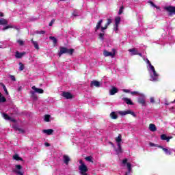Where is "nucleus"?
<instances>
[{
	"mask_svg": "<svg viewBox=\"0 0 175 175\" xmlns=\"http://www.w3.org/2000/svg\"><path fill=\"white\" fill-rule=\"evenodd\" d=\"M17 43H18L19 46H24V43H25V41L18 40Z\"/></svg>",
	"mask_w": 175,
	"mask_h": 175,
	"instance_id": "c9c22d12",
	"label": "nucleus"
},
{
	"mask_svg": "<svg viewBox=\"0 0 175 175\" xmlns=\"http://www.w3.org/2000/svg\"><path fill=\"white\" fill-rule=\"evenodd\" d=\"M79 163L81 165H79V169L80 170L81 174V175H88L87 174V172H88V167H87V165H85V164L84 163L83 160H80Z\"/></svg>",
	"mask_w": 175,
	"mask_h": 175,
	"instance_id": "f257e3e1",
	"label": "nucleus"
},
{
	"mask_svg": "<svg viewBox=\"0 0 175 175\" xmlns=\"http://www.w3.org/2000/svg\"><path fill=\"white\" fill-rule=\"evenodd\" d=\"M63 161L65 165H69V162H70V157L66 154H64L63 155Z\"/></svg>",
	"mask_w": 175,
	"mask_h": 175,
	"instance_id": "1a4fd4ad",
	"label": "nucleus"
},
{
	"mask_svg": "<svg viewBox=\"0 0 175 175\" xmlns=\"http://www.w3.org/2000/svg\"><path fill=\"white\" fill-rule=\"evenodd\" d=\"M123 92H126V94H128V93L131 92V90H129L128 89H124Z\"/></svg>",
	"mask_w": 175,
	"mask_h": 175,
	"instance_id": "864d4df0",
	"label": "nucleus"
},
{
	"mask_svg": "<svg viewBox=\"0 0 175 175\" xmlns=\"http://www.w3.org/2000/svg\"><path fill=\"white\" fill-rule=\"evenodd\" d=\"M13 159H15V161H23V158L20 157L18 154L14 155Z\"/></svg>",
	"mask_w": 175,
	"mask_h": 175,
	"instance_id": "c85d7f7f",
	"label": "nucleus"
},
{
	"mask_svg": "<svg viewBox=\"0 0 175 175\" xmlns=\"http://www.w3.org/2000/svg\"><path fill=\"white\" fill-rule=\"evenodd\" d=\"M118 148H120V150H121V144L120 143L118 144Z\"/></svg>",
	"mask_w": 175,
	"mask_h": 175,
	"instance_id": "e2e57ef3",
	"label": "nucleus"
},
{
	"mask_svg": "<svg viewBox=\"0 0 175 175\" xmlns=\"http://www.w3.org/2000/svg\"><path fill=\"white\" fill-rule=\"evenodd\" d=\"M114 31L116 32H117V31H118V25H116V27H114Z\"/></svg>",
	"mask_w": 175,
	"mask_h": 175,
	"instance_id": "13d9d810",
	"label": "nucleus"
},
{
	"mask_svg": "<svg viewBox=\"0 0 175 175\" xmlns=\"http://www.w3.org/2000/svg\"><path fill=\"white\" fill-rule=\"evenodd\" d=\"M31 43L33 44L36 50H39V44H38V42L33 41V39H31Z\"/></svg>",
	"mask_w": 175,
	"mask_h": 175,
	"instance_id": "b1692460",
	"label": "nucleus"
},
{
	"mask_svg": "<svg viewBox=\"0 0 175 175\" xmlns=\"http://www.w3.org/2000/svg\"><path fill=\"white\" fill-rule=\"evenodd\" d=\"M111 23H113V20H111V18H107L105 26L109 27V25H110V24H111Z\"/></svg>",
	"mask_w": 175,
	"mask_h": 175,
	"instance_id": "2f4dec72",
	"label": "nucleus"
},
{
	"mask_svg": "<svg viewBox=\"0 0 175 175\" xmlns=\"http://www.w3.org/2000/svg\"><path fill=\"white\" fill-rule=\"evenodd\" d=\"M36 33H38V35H44V33H46V31H37Z\"/></svg>",
	"mask_w": 175,
	"mask_h": 175,
	"instance_id": "58836bf2",
	"label": "nucleus"
},
{
	"mask_svg": "<svg viewBox=\"0 0 175 175\" xmlns=\"http://www.w3.org/2000/svg\"><path fill=\"white\" fill-rule=\"evenodd\" d=\"M93 85H94V87H100V83L98 81H93L91 82L90 86L92 87Z\"/></svg>",
	"mask_w": 175,
	"mask_h": 175,
	"instance_id": "6ab92c4d",
	"label": "nucleus"
},
{
	"mask_svg": "<svg viewBox=\"0 0 175 175\" xmlns=\"http://www.w3.org/2000/svg\"><path fill=\"white\" fill-rule=\"evenodd\" d=\"M14 129H15V131H18V132H19V133H24L25 132L24 131V129H20L18 127H15Z\"/></svg>",
	"mask_w": 175,
	"mask_h": 175,
	"instance_id": "7c9ffc66",
	"label": "nucleus"
},
{
	"mask_svg": "<svg viewBox=\"0 0 175 175\" xmlns=\"http://www.w3.org/2000/svg\"><path fill=\"white\" fill-rule=\"evenodd\" d=\"M10 79L12 80V81H16V77L14 75H10Z\"/></svg>",
	"mask_w": 175,
	"mask_h": 175,
	"instance_id": "8fccbe9b",
	"label": "nucleus"
},
{
	"mask_svg": "<svg viewBox=\"0 0 175 175\" xmlns=\"http://www.w3.org/2000/svg\"><path fill=\"white\" fill-rule=\"evenodd\" d=\"M54 23H55V20L53 19L50 23H49V27H52L53 24H54Z\"/></svg>",
	"mask_w": 175,
	"mask_h": 175,
	"instance_id": "49530a36",
	"label": "nucleus"
},
{
	"mask_svg": "<svg viewBox=\"0 0 175 175\" xmlns=\"http://www.w3.org/2000/svg\"><path fill=\"white\" fill-rule=\"evenodd\" d=\"M16 173V174H18V175H24V173H23L21 171H20V170H15L14 171Z\"/></svg>",
	"mask_w": 175,
	"mask_h": 175,
	"instance_id": "37998d69",
	"label": "nucleus"
},
{
	"mask_svg": "<svg viewBox=\"0 0 175 175\" xmlns=\"http://www.w3.org/2000/svg\"><path fill=\"white\" fill-rule=\"evenodd\" d=\"M19 66H20V67H19V70H21V71H23V70L24 69V64H23V63H21V62H19Z\"/></svg>",
	"mask_w": 175,
	"mask_h": 175,
	"instance_id": "ea45409f",
	"label": "nucleus"
},
{
	"mask_svg": "<svg viewBox=\"0 0 175 175\" xmlns=\"http://www.w3.org/2000/svg\"><path fill=\"white\" fill-rule=\"evenodd\" d=\"M123 12H124V7L123 5H122L119 10L118 14L121 15L122 14Z\"/></svg>",
	"mask_w": 175,
	"mask_h": 175,
	"instance_id": "4c0bfd02",
	"label": "nucleus"
},
{
	"mask_svg": "<svg viewBox=\"0 0 175 175\" xmlns=\"http://www.w3.org/2000/svg\"><path fill=\"white\" fill-rule=\"evenodd\" d=\"M135 54H137V55H139V57H143V55L141 53L137 52V53Z\"/></svg>",
	"mask_w": 175,
	"mask_h": 175,
	"instance_id": "680f3d73",
	"label": "nucleus"
},
{
	"mask_svg": "<svg viewBox=\"0 0 175 175\" xmlns=\"http://www.w3.org/2000/svg\"><path fill=\"white\" fill-rule=\"evenodd\" d=\"M149 3L151 5V6H152L153 8H155L156 9H159V7L157 6V5H155V3H154V2L152 1H150Z\"/></svg>",
	"mask_w": 175,
	"mask_h": 175,
	"instance_id": "e433bc0d",
	"label": "nucleus"
},
{
	"mask_svg": "<svg viewBox=\"0 0 175 175\" xmlns=\"http://www.w3.org/2000/svg\"><path fill=\"white\" fill-rule=\"evenodd\" d=\"M49 39L53 40V44H57V43H58V40H57V38H55L54 36H50Z\"/></svg>",
	"mask_w": 175,
	"mask_h": 175,
	"instance_id": "bb28decb",
	"label": "nucleus"
},
{
	"mask_svg": "<svg viewBox=\"0 0 175 175\" xmlns=\"http://www.w3.org/2000/svg\"><path fill=\"white\" fill-rule=\"evenodd\" d=\"M102 23H103V19H100L98 21L96 26L95 27V32H97L98 30L100 29V27H102Z\"/></svg>",
	"mask_w": 175,
	"mask_h": 175,
	"instance_id": "9b49d317",
	"label": "nucleus"
},
{
	"mask_svg": "<svg viewBox=\"0 0 175 175\" xmlns=\"http://www.w3.org/2000/svg\"><path fill=\"white\" fill-rule=\"evenodd\" d=\"M62 96H63L66 99H72V98H73V95H72L70 92H63Z\"/></svg>",
	"mask_w": 175,
	"mask_h": 175,
	"instance_id": "423d86ee",
	"label": "nucleus"
},
{
	"mask_svg": "<svg viewBox=\"0 0 175 175\" xmlns=\"http://www.w3.org/2000/svg\"><path fill=\"white\" fill-rule=\"evenodd\" d=\"M149 68L152 70V72L155 70V68H154V66H152V64H150V66H149Z\"/></svg>",
	"mask_w": 175,
	"mask_h": 175,
	"instance_id": "de8ad7c7",
	"label": "nucleus"
},
{
	"mask_svg": "<svg viewBox=\"0 0 175 175\" xmlns=\"http://www.w3.org/2000/svg\"><path fill=\"white\" fill-rule=\"evenodd\" d=\"M100 28L101 32H103V33H105V29H107V27L105 26V25L104 27H100Z\"/></svg>",
	"mask_w": 175,
	"mask_h": 175,
	"instance_id": "79ce46f5",
	"label": "nucleus"
},
{
	"mask_svg": "<svg viewBox=\"0 0 175 175\" xmlns=\"http://www.w3.org/2000/svg\"><path fill=\"white\" fill-rule=\"evenodd\" d=\"M116 140L117 143H121V142H122L121 135H119L118 137H116Z\"/></svg>",
	"mask_w": 175,
	"mask_h": 175,
	"instance_id": "f704fd0d",
	"label": "nucleus"
},
{
	"mask_svg": "<svg viewBox=\"0 0 175 175\" xmlns=\"http://www.w3.org/2000/svg\"><path fill=\"white\" fill-rule=\"evenodd\" d=\"M0 17H3V13L0 12Z\"/></svg>",
	"mask_w": 175,
	"mask_h": 175,
	"instance_id": "69168bd1",
	"label": "nucleus"
},
{
	"mask_svg": "<svg viewBox=\"0 0 175 175\" xmlns=\"http://www.w3.org/2000/svg\"><path fill=\"white\" fill-rule=\"evenodd\" d=\"M31 88L38 94H43V92H44V90L41 88H38L36 86H32Z\"/></svg>",
	"mask_w": 175,
	"mask_h": 175,
	"instance_id": "ddd939ff",
	"label": "nucleus"
},
{
	"mask_svg": "<svg viewBox=\"0 0 175 175\" xmlns=\"http://www.w3.org/2000/svg\"><path fill=\"white\" fill-rule=\"evenodd\" d=\"M10 121H11V122H16V119H13L12 118H11V119H10Z\"/></svg>",
	"mask_w": 175,
	"mask_h": 175,
	"instance_id": "bf43d9fd",
	"label": "nucleus"
},
{
	"mask_svg": "<svg viewBox=\"0 0 175 175\" xmlns=\"http://www.w3.org/2000/svg\"><path fill=\"white\" fill-rule=\"evenodd\" d=\"M164 9L169 13V16H172L173 13H175V7L172 5L165 7Z\"/></svg>",
	"mask_w": 175,
	"mask_h": 175,
	"instance_id": "20e7f679",
	"label": "nucleus"
},
{
	"mask_svg": "<svg viewBox=\"0 0 175 175\" xmlns=\"http://www.w3.org/2000/svg\"><path fill=\"white\" fill-rule=\"evenodd\" d=\"M44 145L46 147H50V146H51L49 142H45Z\"/></svg>",
	"mask_w": 175,
	"mask_h": 175,
	"instance_id": "4d7b16f0",
	"label": "nucleus"
},
{
	"mask_svg": "<svg viewBox=\"0 0 175 175\" xmlns=\"http://www.w3.org/2000/svg\"><path fill=\"white\" fill-rule=\"evenodd\" d=\"M116 151V152H118V154H121V152H122V148H120H120H118V149Z\"/></svg>",
	"mask_w": 175,
	"mask_h": 175,
	"instance_id": "a18cd8bd",
	"label": "nucleus"
},
{
	"mask_svg": "<svg viewBox=\"0 0 175 175\" xmlns=\"http://www.w3.org/2000/svg\"><path fill=\"white\" fill-rule=\"evenodd\" d=\"M109 117L111 118V120H117V118H118V115H117L116 112L112 111L110 113Z\"/></svg>",
	"mask_w": 175,
	"mask_h": 175,
	"instance_id": "a211bd4d",
	"label": "nucleus"
},
{
	"mask_svg": "<svg viewBox=\"0 0 175 175\" xmlns=\"http://www.w3.org/2000/svg\"><path fill=\"white\" fill-rule=\"evenodd\" d=\"M51 116L50 115H45L44 116V120L46 122H50V118Z\"/></svg>",
	"mask_w": 175,
	"mask_h": 175,
	"instance_id": "c756f323",
	"label": "nucleus"
},
{
	"mask_svg": "<svg viewBox=\"0 0 175 175\" xmlns=\"http://www.w3.org/2000/svg\"><path fill=\"white\" fill-rule=\"evenodd\" d=\"M118 92V88L112 87L111 90H109L110 95H116Z\"/></svg>",
	"mask_w": 175,
	"mask_h": 175,
	"instance_id": "4468645a",
	"label": "nucleus"
},
{
	"mask_svg": "<svg viewBox=\"0 0 175 175\" xmlns=\"http://www.w3.org/2000/svg\"><path fill=\"white\" fill-rule=\"evenodd\" d=\"M85 161H88V162H94L93 161H92V156H88V157H86L85 158Z\"/></svg>",
	"mask_w": 175,
	"mask_h": 175,
	"instance_id": "72a5a7b5",
	"label": "nucleus"
},
{
	"mask_svg": "<svg viewBox=\"0 0 175 175\" xmlns=\"http://www.w3.org/2000/svg\"><path fill=\"white\" fill-rule=\"evenodd\" d=\"M161 140H165L167 143H169L170 142V139H172V137H167L166 134H163L161 135Z\"/></svg>",
	"mask_w": 175,
	"mask_h": 175,
	"instance_id": "f8f14e48",
	"label": "nucleus"
},
{
	"mask_svg": "<svg viewBox=\"0 0 175 175\" xmlns=\"http://www.w3.org/2000/svg\"><path fill=\"white\" fill-rule=\"evenodd\" d=\"M159 148H162L163 151L166 154V155H172V151L166 148H163L162 146H159Z\"/></svg>",
	"mask_w": 175,
	"mask_h": 175,
	"instance_id": "9d476101",
	"label": "nucleus"
},
{
	"mask_svg": "<svg viewBox=\"0 0 175 175\" xmlns=\"http://www.w3.org/2000/svg\"><path fill=\"white\" fill-rule=\"evenodd\" d=\"M3 116L5 120H8L9 121L10 120H11L10 116H9V115H8L7 113H3Z\"/></svg>",
	"mask_w": 175,
	"mask_h": 175,
	"instance_id": "473e14b6",
	"label": "nucleus"
},
{
	"mask_svg": "<svg viewBox=\"0 0 175 175\" xmlns=\"http://www.w3.org/2000/svg\"><path fill=\"white\" fill-rule=\"evenodd\" d=\"M131 95H139L138 92H131Z\"/></svg>",
	"mask_w": 175,
	"mask_h": 175,
	"instance_id": "3c124183",
	"label": "nucleus"
},
{
	"mask_svg": "<svg viewBox=\"0 0 175 175\" xmlns=\"http://www.w3.org/2000/svg\"><path fill=\"white\" fill-rule=\"evenodd\" d=\"M137 102L139 105H142V106H147V104H146V96H144V94H141L139 97H138Z\"/></svg>",
	"mask_w": 175,
	"mask_h": 175,
	"instance_id": "f03ea898",
	"label": "nucleus"
},
{
	"mask_svg": "<svg viewBox=\"0 0 175 175\" xmlns=\"http://www.w3.org/2000/svg\"><path fill=\"white\" fill-rule=\"evenodd\" d=\"M129 53H131V55H137L138 51L136 49V48H133V49H129Z\"/></svg>",
	"mask_w": 175,
	"mask_h": 175,
	"instance_id": "f3484780",
	"label": "nucleus"
},
{
	"mask_svg": "<svg viewBox=\"0 0 175 175\" xmlns=\"http://www.w3.org/2000/svg\"><path fill=\"white\" fill-rule=\"evenodd\" d=\"M120 116H126V114H131L133 117H136V113L132 111L131 110H126L124 111H119L118 112Z\"/></svg>",
	"mask_w": 175,
	"mask_h": 175,
	"instance_id": "39448f33",
	"label": "nucleus"
},
{
	"mask_svg": "<svg viewBox=\"0 0 175 175\" xmlns=\"http://www.w3.org/2000/svg\"><path fill=\"white\" fill-rule=\"evenodd\" d=\"M18 91H21V87H19V88H18Z\"/></svg>",
	"mask_w": 175,
	"mask_h": 175,
	"instance_id": "774afa93",
	"label": "nucleus"
},
{
	"mask_svg": "<svg viewBox=\"0 0 175 175\" xmlns=\"http://www.w3.org/2000/svg\"><path fill=\"white\" fill-rule=\"evenodd\" d=\"M25 54H27V52H18V51H16V53H15V57L17 58V59H20V58H23V57H24V55H25Z\"/></svg>",
	"mask_w": 175,
	"mask_h": 175,
	"instance_id": "6e6552de",
	"label": "nucleus"
},
{
	"mask_svg": "<svg viewBox=\"0 0 175 175\" xmlns=\"http://www.w3.org/2000/svg\"><path fill=\"white\" fill-rule=\"evenodd\" d=\"M9 28H12V26H5L3 28V31H6V29H9Z\"/></svg>",
	"mask_w": 175,
	"mask_h": 175,
	"instance_id": "09e8293b",
	"label": "nucleus"
},
{
	"mask_svg": "<svg viewBox=\"0 0 175 175\" xmlns=\"http://www.w3.org/2000/svg\"><path fill=\"white\" fill-rule=\"evenodd\" d=\"M5 92L6 94V95H9V92H8V90H6Z\"/></svg>",
	"mask_w": 175,
	"mask_h": 175,
	"instance_id": "338daca9",
	"label": "nucleus"
},
{
	"mask_svg": "<svg viewBox=\"0 0 175 175\" xmlns=\"http://www.w3.org/2000/svg\"><path fill=\"white\" fill-rule=\"evenodd\" d=\"M122 100H124L125 103H126V105H131V106H133V102H132V100L126 97H123Z\"/></svg>",
	"mask_w": 175,
	"mask_h": 175,
	"instance_id": "dca6fc26",
	"label": "nucleus"
},
{
	"mask_svg": "<svg viewBox=\"0 0 175 175\" xmlns=\"http://www.w3.org/2000/svg\"><path fill=\"white\" fill-rule=\"evenodd\" d=\"M146 64H148V65L151 66V62H150V60H148V59H146Z\"/></svg>",
	"mask_w": 175,
	"mask_h": 175,
	"instance_id": "6e6d98bb",
	"label": "nucleus"
},
{
	"mask_svg": "<svg viewBox=\"0 0 175 175\" xmlns=\"http://www.w3.org/2000/svg\"><path fill=\"white\" fill-rule=\"evenodd\" d=\"M62 54H66V47L60 46L59 52L58 53V56L59 57V58H61Z\"/></svg>",
	"mask_w": 175,
	"mask_h": 175,
	"instance_id": "0eeeda50",
	"label": "nucleus"
},
{
	"mask_svg": "<svg viewBox=\"0 0 175 175\" xmlns=\"http://www.w3.org/2000/svg\"><path fill=\"white\" fill-rule=\"evenodd\" d=\"M73 53H75V49H68L66 48V54H68L69 55H73Z\"/></svg>",
	"mask_w": 175,
	"mask_h": 175,
	"instance_id": "5701e85b",
	"label": "nucleus"
},
{
	"mask_svg": "<svg viewBox=\"0 0 175 175\" xmlns=\"http://www.w3.org/2000/svg\"><path fill=\"white\" fill-rule=\"evenodd\" d=\"M43 133H46V135H53L54 133V130L50 129H44L42 130Z\"/></svg>",
	"mask_w": 175,
	"mask_h": 175,
	"instance_id": "2eb2a0df",
	"label": "nucleus"
},
{
	"mask_svg": "<svg viewBox=\"0 0 175 175\" xmlns=\"http://www.w3.org/2000/svg\"><path fill=\"white\" fill-rule=\"evenodd\" d=\"M112 51H113V52H109V51L105 50L103 51L104 57H112V58H113V57H114V55H116V49H113Z\"/></svg>",
	"mask_w": 175,
	"mask_h": 175,
	"instance_id": "7ed1b4c3",
	"label": "nucleus"
},
{
	"mask_svg": "<svg viewBox=\"0 0 175 175\" xmlns=\"http://www.w3.org/2000/svg\"><path fill=\"white\" fill-rule=\"evenodd\" d=\"M2 86H3V89L4 90L5 92L8 90V89L6 88V86L5 85L3 84Z\"/></svg>",
	"mask_w": 175,
	"mask_h": 175,
	"instance_id": "052dcab7",
	"label": "nucleus"
},
{
	"mask_svg": "<svg viewBox=\"0 0 175 175\" xmlns=\"http://www.w3.org/2000/svg\"><path fill=\"white\" fill-rule=\"evenodd\" d=\"M152 72H153V76H154L153 81H157V80H158V76L159 75H158V73H157V71H155V70H153Z\"/></svg>",
	"mask_w": 175,
	"mask_h": 175,
	"instance_id": "393cba45",
	"label": "nucleus"
},
{
	"mask_svg": "<svg viewBox=\"0 0 175 175\" xmlns=\"http://www.w3.org/2000/svg\"><path fill=\"white\" fill-rule=\"evenodd\" d=\"M109 144H111V146H112V147H114V144H113V142H109Z\"/></svg>",
	"mask_w": 175,
	"mask_h": 175,
	"instance_id": "0e129e2a",
	"label": "nucleus"
},
{
	"mask_svg": "<svg viewBox=\"0 0 175 175\" xmlns=\"http://www.w3.org/2000/svg\"><path fill=\"white\" fill-rule=\"evenodd\" d=\"M149 129L151 131V132H155V131H157V126L154 124H150Z\"/></svg>",
	"mask_w": 175,
	"mask_h": 175,
	"instance_id": "aec40b11",
	"label": "nucleus"
},
{
	"mask_svg": "<svg viewBox=\"0 0 175 175\" xmlns=\"http://www.w3.org/2000/svg\"><path fill=\"white\" fill-rule=\"evenodd\" d=\"M120 22H121V17L117 16L115 18V25H118V24H120Z\"/></svg>",
	"mask_w": 175,
	"mask_h": 175,
	"instance_id": "cd10ccee",
	"label": "nucleus"
},
{
	"mask_svg": "<svg viewBox=\"0 0 175 175\" xmlns=\"http://www.w3.org/2000/svg\"><path fill=\"white\" fill-rule=\"evenodd\" d=\"M150 147H157V145L154 143L150 142Z\"/></svg>",
	"mask_w": 175,
	"mask_h": 175,
	"instance_id": "5fc2aeb1",
	"label": "nucleus"
},
{
	"mask_svg": "<svg viewBox=\"0 0 175 175\" xmlns=\"http://www.w3.org/2000/svg\"><path fill=\"white\" fill-rule=\"evenodd\" d=\"M30 94H31V98H32V99H33V100H38V95H36V94H35V92L31 91Z\"/></svg>",
	"mask_w": 175,
	"mask_h": 175,
	"instance_id": "412c9836",
	"label": "nucleus"
},
{
	"mask_svg": "<svg viewBox=\"0 0 175 175\" xmlns=\"http://www.w3.org/2000/svg\"><path fill=\"white\" fill-rule=\"evenodd\" d=\"M16 169H17L18 170H21V169H23V167L21 165H16Z\"/></svg>",
	"mask_w": 175,
	"mask_h": 175,
	"instance_id": "c03bdc74",
	"label": "nucleus"
},
{
	"mask_svg": "<svg viewBox=\"0 0 175 175\" xmlns=\"http://www.w3.org/2000/svg\"><path fill=\"white\" fill-rule=\"evenodd\" d=\"M4 102H6V98L2 96V93L0 92V103H4Z\"/></svg>",
	"mask_w": 175,
	"mask_h": 175,
	"instance_id": "a878e982",
	"label": "nucleus"
},
{
	"mask_svg": "<svg viewBox=\"0 0 175 175\" xmlns=\"http://www.w3.org/2000/svg\"><path fill=\"white\" fill-rule=\"evenodd\" d=\"M150 103H155V100L154 99V97L150 98Z\"/></svg>",
	"mask_w": 175,
	"mask_h": 175,
	"instance_id": "603ef678",
	"label": "nucleus"
},
{
	"mask_svg": "<svg viewBox=\"0 0 175 175\" xmlns=\"http://www.w3.org/2000/svg\"><path fill=\"white\" fill-rule=\"evenodd\" d=\"M105 36V33H100L98 35V38L99 39H100L101 40H103V37Z\"/></svg>",
	"mask_w": 175,
	"mask_h": 175,
	"instance_id": "a19ab883",
	"label": "nucleus"
},
{
	"mask_svg": "<svg viewBox=\"0 0 175 175\" xmlns=\"http://www.w3.org/2000/svg\"><path fill=\"white\" fill-rule=\"evenodd\" d=\"M8 25V21L5 18H0V25Z\"/></svg>",
	"mask_w": 175,
	"mask_h": 175,
	"instance_id": "4be33fe9",
	"label": "nucleus"
}]
</instances>
